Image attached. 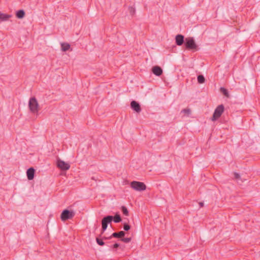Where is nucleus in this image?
Instances as JSON below:
<instances>
[{"mask_svg": "<svg viewBox=\"0 0 260 260\" xmlns=\"http://www.w3.org/2000/svg\"><path fill=\"white\" fill-rule=\"evenodd\" d=\"M131 108L137 113H139L141 111L139 104L135 101H133L131 102Z\"/></svg>", "mask_w": 260, "mask_h": 260, "instance_id": "8", "label": "nucleus"}, {"mask_svg": "<svg viewBox=\"0 0 260 260\" xmlns=\"http://www.w3.org/2000/svg\"><path fill=\"white\" fill-rule=\"evenodd\" d=\"M199 205H200V207H203V206H204V203H202V202H200V203H199Z\"/></svg>", "mask_w": 260, "mask_h": 260, "instance_id": "27", "label": "nucleus"}, {"mask_svg": "<svg viewBox=\"0 0 260 260\" xmlns=\"http://www.w3.org/2000/svg\"><path fill=\"white\" fill-rule=\"evenodd\" d=\"M113 216L111 215H108L103 218V219L102 220V234H103L104 232V231L107 229L108 224L110 223L113 220Z\"/></svg>", "mask_w": 260, "mask_h": 260, "instance_id": "6", "label": "nucleus"}, {"mask_svg": "<svg viewBox=\"0 0 260 260\" xmlns=\"http://www.w3.org/2000/svg\"><path fill=\"white\" fill-rule=\"evenodd\" d=\"M130 228L131 226L128 224H127L126 223H124L123 229L124 230V231H127L130 229Z\"/></svg>", "mask_w": 260, "mask_h": 260, "instance_id": "24", "label": "nucleus"}, {"mask_svg": "<svg viewBox=\"0 0 260 260\" xmlns=\"http://www.w3.org/2000/svg\"><path fill=\"white\" fill-rule=\"evenodd\" d=\"M75 216V213L73 211H69L67 209L64 210L61 215L60 218L62 221H66L72 219Z\"/></svg>", "mask_w": 260, "mask_h": 260, "instance_id": "5", "label": "nucleus"}, {"mask_svg": "<svg viewBox=\"0 0 260 260\" xmlns=\"http://www.w3.org/2000/svg\"><path fill=\"white\" fill-rule=\"evenodd\" d=\"M119 246V244L118 243H115L113 245V248H117Z\"/></svg>", "mask_w": 260, "mask_h": 260, "instance_id": "26", "label": "nucleus"}, {"mask_svg": "<svg viewBox=\"0 0 260 260\" xmlns=\"http://www.w3.org/2000/svg\"><path fill=\"white\" fill-rule=\"evenodd\" d=\"M181 112L184 113L187 115H189L191 113V111L189 109H184L181 111Z\"/></svg>", "mask_w": 260, "mask_h": 260, "instance_id": "23", "label": "nucleus"}, {"mask_svg": "<svg viewBox=\"0 0 260 260\" xmlns=\"http://www.w3.org/2000/svg\"><path fill=\"white\" fill-rule=\"evenodd\" d=\"M197 79H198V82L201 84L204 83L205 80V78L203 75H199L198 76Z\"/></svg>", "mask_w": 260, "mask_h": 260, "instance_id": "18", "label": "nucleus"}, {"mask_svg": "<svg viewBox=\"0 0 260 260\" xmlns=\"http://www.w3.org/2000/svg\"><path fill=\"white\" fill-rule=\"evenodd\" d=\"M131 186L134 190L141 191L146 189V185L142 182L134 181L131 183Z\"/></svg>", "mask_w": 260, "mask_h": 260, "instance_id": "3", "label": "nucleus"}, {"mask_svg": "<svg viewBox=\"0 0 260 260\" xmlns=\"http://www.w3.org/2000/svg\"><path fill=\"white\" fill-rule=\"evenodd\" d=\"M16 15L18 18L22 19L25 16V12L23 10H18L16 12Z\"/></svg>", "mask_w": 260, "mask_h": 260, "instance_id": "14", "label": "nucleus"}, {"mask_svg": "<svg viewBox=\"0 0 260 260\" xmlns=\"http://www.w3.org/2000/svg\"><path fill=\"white\" fill-rule=\"evenodd\" d=\"M28 106L32 113H37L39 111V104L35 97L31 98L29 100Z\"/></svg>", "mask_w": 260, "mask_h": 260, "instance_id": "1", "label": "nucleus"}, {"mask_svg": "<svg viewBox=\"0 0 260 260\" xmlns=\"http://www.w3.org/2000/svg\"><path fill=\"white\" fill-rule=\"evenodd\" d=\"M113 220L115 223H118L121 221V218L119 214H116L114 217H113Z\"/></svg>", "mask_w": 260, "mask_h": 260, "instance_id": "16", "label": "nucleus"}, {"mask_svg": "<svg viewBox=\"0 0 260 260\" xmlns=\"http://www.w3.org/2000/svg\"><path fill=\"white\" fill-rule=\"evenodd\" d=\"M184 45L187 49L193 51H196L198 49V46L192 38H186Z\"/></svg>", "mask_w": 260, "mask_h": 260, "instance_id": "2", "label": "nucleus"}, {"mask_svg": "<svg viewBox=\"0 0 260 260\" xmlns=\"http://www.w3.org/2000/svg\"><path fill=\"white\" fill-rule=\"evenodd\" d=\"M120 240L125 243H128L131 241V238H121Z\"/></svg>", "mask_w": 260, "mask_h": 260, "instance_id": "21", "label": "nucleus"}, {"mask_svg": "<svg viewBox=\"0 0 260 260\" xmlns=\"http://www.w3.org/2000/svg\"><path fill=\"white\" fill-rule=\"evenodd\" d=\"M152 73L157 76H160L162 74V70L157 66H154L152 68Z\"/></svg>", "mask_w": 260, "mask_h": 260, "instance_id": "9", "label": "nucleus"}, {"mask_svg": "<svg viewBox=\"0 0 260 260\" xmlns=\"http://www.w3.org/2000/svg\"><path fill=\"white\" fill-rule=\"evenodd\" d=\"M57 166L61 170L67 171L70 168V165L64 161L58 159L57 161Z\"/></svg>", "mask_w": 260, "mask_h": 260, "instance_id": "7", "label": "nucleus"}, {"mask_svg": "<svg viewBox=\"0 0 260 260\" xmlns=\"http://www.w3.org/2000/svg\"><path fill=\"white\" fill-rule=\"evenodd\" d=\"M12 17L11 15L0 13V20L3 21H7L9 18Z\"/></svg>", "mask_w": 260, "mask_h": 260, "instance_id": "12", "label": "nucleus"}, {"mask_svg": "<svg viewBox=\"0 0 260 260\" xmlns=\"http://www.w3.org/2000/svg\"><path fill=\"white\" fill-rule=\"evenodd\" d=\"M234 177L236 179H239L240 178V175L237 173H234Z\"/></svg>", "mask_w": 260, "mask_h": 260, "instance_id": "25", "label": "nucleus"}, {"mask_svg": "<svg viewBox=\"0 0 260 260\" xmlns=\"http://www.w3.org/2000/svg\"><path fill=\"white\" fill-rule=\"evenodd\" d=\"M123 214L125 216H128V211L126 207L123 206L121 208Z\"/></svg>", "mask_w": 260, "mask_h": 260, "instance_id": "19", "label": "nucleus"}, {"mask_svg": "<svg viewBox=\"0 0 260 260\" xmlns=\"http://www.w3.org/2000/svg\"><path fill=\"white\" fill-rule=\"evenodd\" d=\"M128 11L131 15H134L135 13V9L133 7H129Z\"/></svg>", "mask_w": 260, "mask_h": 260, "instance_id": "20", "label": "nucleus"}, {"mask_svg": "<svg viewBox=\"0 0 260 260\" xmlns=\"http://www.w3.org/2000/svg\"><path fill=\"white\" fill-rule=\"evenodd\" d=\"M124 236H125L124 232L120 231V232H118V233H116V232L113 233L112 234V235L110 237V238L111 237H115V238H121L123 237Z\"/></svg>", "mask_w": 260, "mask_h": 260, "instance_id": "13", "label": "nucleus"}, {"mask_svg": "<svg viewBox=\"0 0 260 260\" xmlns=\"http://www.w3.org/2000/svg\"><path fill=\"white\" fill-rule=\"evenodd\" d=\"M224 111V106L223 105H220L218 106L215 109L213 116L211 118V120L212 121H215L218 118H219L222 113Z\"/></svg>", "mask_w": 260, "mask_h": 260, "instance_id": "4", "label": "nucleus"}, {"mask_svg": "<svg viewBox=\"0 0 260 260\" xmlns=\"http://www.w3.org/2000/svg\"><path fill=\"white\" fill-rule=\"evenodd\" d=\"M176 44L178 46L182 45L184 41V37L182 35H177L175 37Z\"/></svg>", "mask_w": 260, "mask_h": 260, "instance_id": "10", "label": "nucleus"}, {"mask_svg": "<svg viewBox=\"0 0 260 260\" xmlns=\"http://www.w3.org/2000/svg\"><path fill=\"white\" fill-rule=\"evenodd\" d=\"M61 50L63 51H66L68 50L70 48V45L67 43H63L61 44Z\"/></svg>", "mask_w": 260, "mask_h": 260, "instance_id": "15", "label": "nucleus"}, {"mask_svg": "<svg viewBox=\"0 0 260 260\" xmlns=\"http://www.w3.org/2000/svg\"><path fill=\"white\" fill-rule=\"evenodd\" d=\"M96 241L97 243L101 246H103L105 244V243L102 241V240L98 238H96Z\"/></svg>", "mask_w": 260, "mask_h": 260, "instance_id": "22", "label": "nucleus"}, {"mask_svg": "<svg viewBox=\"0 0 260 260\" xmlns=\"http://www.w3.org/2000/svg\"><path fill=\"white\" fill-rule=\"evenodd\" d=\"M35 171L32 168H30L27 170L26 174L28 180H31L34 178Z\"/></svg>", "mask_w": 260, "mask_h": 260, "instance_id": "11", "label": "nucleus"}, {"mask_svg": "<svg viewBox=\"0 0 260 260\" xmlns=\"http://www.w3.org/2000/svg\"><path fill=\"white\" fill-rule=\"evenodd\" d=\"M220 90L225 96H226V97L229 96V94L227 89H226L224 87H221L220 88Z\"/></svg>", "mask_w": 260, "mask_h": 260, "instance_id": "17", "label": "nucleus"}]
</instances>
